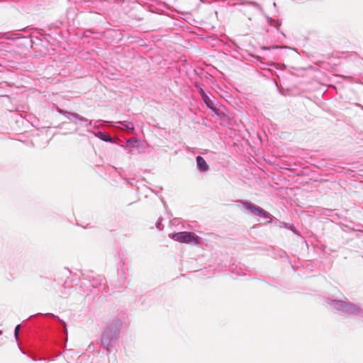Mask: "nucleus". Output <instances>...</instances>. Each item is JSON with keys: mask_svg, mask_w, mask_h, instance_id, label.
I'll return each mask as SVG.
<instances>
[{"mask_svg": "<svg viewBox=\"0 0 363 363\" xmlns=\"http://www.w3.org/2000/svg\"><path fill=\"white\" fill-rule=\"evenodd\" d=\"M171 238L175 241L182 243H194L198 245L199 243V238L193 233L190 232H180L173 233Z\"/></svg>", "mask_w": 363, "mask_h": 363, "instance_id": "f257e3e1", "label": "nucleus"}, {"mask_svg": "<svg viewBox=\"0 0 363 363\" xmlns=\"http://www.w3.org/2000/svg\"><path fill=\"white\" fill-rule=\"evenodd\" d=\"M196 164L199 169L202 172H205L208 169V165L207 164L206 162L201 156H198L196 157Z\"/></svg>", "mask_w": 363, "mask_h": 363, "instance_id": "f03ea898", "label": "nucleus"}, {"mask_svg": "<svg viewBox=\"0 0 363 363\" xmlns=\"http://www.w3.org/2000/svg\"><path fill=\"white\" fill-rule=\"evenodd\" d=\"M247 208L252 210V211L258 213V214H262L264 213V211L261 208H259L257 207H255L254 206H252V205H248V206L247 207Z\"/></svg>", "mask_w": 363, "mask_h": 363, "instance_id": "7ed1b4c3", "label": "nucleus"}, {"mask_svg": "<svg viewBox=\"0 0 363 363\" xmlns=\"http://www.w3.org/2000/svg\"><path fill=\"white\" fill-rule=\"evenodd\" d=\"M203 99L204 102L206 104V105L210 107V104L211 103V101L209 99V98L206 96V97H203Z\"/></svg>", "mask_w": 363, "mask_h": 363, "instance_id": "20e7f679", "label": "nucleus"}, {"mask_svg": "<svg viewBox=\"0 0 363 363\" xmlns=\"http://www.w3.org/2000/svg\"><path fill=\"white\" fill-rule=\"evenodd\" d=\"M20 328H21V325H18L16 328H15V331H14V333H15V336L17 337L18 335V333H19V330H20Z\"/></svg>", "mask_w": 363, "mask_h": 363, "instance_id": "39448f33", "label": "nucleus"}, {"mask_svg": "<svg viewBox=\"0 0 363 363\" xmlns=\"http://www.w3.org/2000/svg\"><path fill=\"white\" fill-rule=\"evenodd\" d=\"M200 93L201 94L202 97H206V94H205L202 89H200Z\"/></svg>", "mask_w": 363, "mask_h": 363, "instance_id": "423d86ee", "label": "nucleus"}, {"mask_svg": "<svg viewBox=\"0 0 363 363\" xmlns=\"http://www.w3.org/2000/svg\"><path fill=\"white\" fill-rule=\"evenodd\" d=\"M60 321L62 323L64 328H66V323L63 320H60Z\"/></svg>", "mask_w": 363, "mask_h": 363, "instance_id": "0eeeda50", "label": "nucleus"}, {"mask_svg": "<svg viewBox=\"0 0 363 363\" xmlns=\"http://www.w3.org/2000/svg\"><path fill=\"white\" fill-rule=\"evenodd\" d=\"M106 140H111L110 138L108 137L107 139H105Z\"/></svg>", "mask_w": 363, "mask_h": 363, "instance_id": "6e6552de", "label": "nucleus"}]
</instances>
